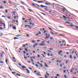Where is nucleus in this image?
Instances as JSON below:
<instances>
[{"mask_svg":"<svg viewBox=\"0 0 78 78\" xmlns=\"http://www.w3.org/2000/svg\"><path fill=\"white\" fill-rule=\"evenodd\" d=\"M20 35H16V37H20Z\"/></svg>","mask_w":78,"mask_h":78,"instance_id":"19","label":"nucleus"},{"mask_svg":"<svg viewBox=\"0 0 78 78\" xmlns=\"http://www.w3.org/2000/svg\"><path fill=\"white\" fill-rule=\"evenodd\" d=\"M5 27L4 28H3L2 27H0V30H3V29H5V26H4Z\"/></svg>","mask_w":78,"mask_h":78,"instance_id":"6","label":"nucleus"},{"mask_svg":"<svg viewBox=\"0 0 78 78\" xmlns=\"http://www.w3.org/2000/svg\"><path fill=\"white\" fill-rule=\"evenodd\" d=\"M45 5H51V4L50 3H48L47 2H45Z\"/></svg>","mask_w":78,"mask_h":78,"instance_id":"2","label":"nucleus"},{"mask_svg":"<svg viewBox=\"0 0 78 78\" xmlns=\"http://www.w3.org/2000/svg\"><path fill=\"white\" fill-rule=\"evenodd\" d=\"M59 27H60V28H64V27H62L61 26H59Z\"/></svg>","mask_w":78,"mask_h":78,"instance_id":"63","label":"nucleus"},{"mask_svg":"<svg viewBox=\"0 0 78 78\" xmlns=\"http://www.w3.org/2000/svg\"><path fill=\"white\" fill-rule=\"evenodd\" d=\"M48 51H49V52H50V53H51V51H50V50H48Z\"/></svg>","mask_w":78,"mask_h":78,"instance_id":"39","label":"nucleus"},{"mask_svg":"<svg viewBox=\"0 0 78 78\" xmlns=\"http://www.w3.org/2000/svg\"><path fill=\"white\" fill-rule=\"evenodd\" d=\"M63 17L64 19H67V18H66V17L65 16H63Z\"/></svg>","mask_w":78,"mask_h":78,"instance_id":"15","label":"nucleus"},{"mask_svg":"<svg viewBox=\"0 0 78 78\" xmlns=\"http://www.w3.org/2000/svg\"><path fill=\"white\" fill-rule=\"evenodd\" d=\"M12 22H16V21H15L14 20H12Z\"/></svg>","mask_w":78,"mask_h":78,"instance_id":"62","label":"nucleus"},{"mask_svg":"<svg viewBox=\"0 0 78 78\" xmlns=\"http://www.w3.org/2000/svg\"><path fill=\"white\" fill-rule=\"evenodd\" d=\"M12 74H14L15 73H16L15 72H12Z\"/></svg>","mask_w":78,"mask_h":78,"instance_id":"47","label":"nucleus"},{"mask_svg":"<svg viewBox=\"0 0 78 78\" xmlns=\"http://www.w3.org/2000/svg\"><path fill=\"white\" fill-rule=\"evenodd\" d=\"M45 67H48V65H47V64H46L45 65Z\"/></svg>","mask_w":78,"mask_h":78,"instance_id":"31","label":"nucleus"},{"mask_svg":"<svg viewBox=\"0 0 78 78\" xmlns=\"http://www.w3.org/2000/svg\"><path fill=\"white\" fill-rule=\"evenodd\" d=\"M64 73H66V70H64Z\"/></svg>","mask_w":78,"mask_h":78,"instance_id":"43","label":"nucleus"},{"mask_svg":"<svg viewBox=\"0 0 78 78\" xmlns=\"http://www.w3.org/2000/svg\"><path fill=\"white\" fill-rule=\"evenodd\" d=\"M31 60L32 62H34V61H33V59H31Z\"/></svg>","mask_w":78,"mask_h":78,"instance_id":"50","label":"nucleus"},{"mask_svg":"<svg viewBox=\"0 0 78 78\" xmlns=\"http://www.w3.org/2000/svg\"><path fill=\"white\" fill-rule=\"evenodd\" d=\"M23 53H24V54H25V53H26V52H25V51H24Z\"/></svg>","mask_w":78,"mask_h":78,"instance_id":"52","label":"nucleus"},{"mask_svg":"<svg viewBox=\"0 0 78 78\" xmlns=\"http://www.w3.org/2000/svg\"><path fill=\"white\" fill-rule=\"evenodd\" d=\"M41 14H43V15H44V16H45V14L44 13L41 12Z\"/></svg>","mask_w":78,"mask_h":78,"instance_id":"23","label":"nucleus"},{"mask_svg":"<svg viewBox=\"0 0 78 78\" xmlns=\"http://www.w3.org/2000/svg\"><path fill=\"white\" fill-rule=\"evenodd\" d=\"M74 51H75V50H73V51H72V53H74Z\"/></svg>","mask_w":78,"mask_h":78,"instance_id":"45","label":"nucleus"},{"mask_svg":"<svg viewBox=\"0 0 78 78\" xmlns=\"http://www.w3.org/2000/svg\"><path fill=\"white\" fill-rule=\"evenodd\" d=\"M3 2L4 3V4H5V3H6V1H4Z\"/></svg>","mask_w":78,"mask_h":78,"instance_id":"36","label":"nucleus"},{"mask_svg":"<svg viewBox=\"0 0 78 78\" xmlns=\"http://www.w3.org/2000/svg\"><path fill=\"white\" fill-rule=\"evenodd\" d=\"M41 34V32H39L38 33V34Z\"/></svg>","mask_w":78,"mask_h":78,"instance_id":"42","label":"nucleus"},{"mask_svg":"<svg viewBox=\"0 0 78 78\" xmlns=\"http://www.w3.org/2000/svg\"><path fill=\"white\" fill-rule=\"evenodd\" d=\"M60 36H65V35H64L60 34L59 35Z\"/></svg>","mask_w":78,"mask_h":78,"instance_id":"46","label":"nucleus"},{"mask_svg":"<svg viewBox=\"0 0 78 78\" xmlns=\"http://www.w3.org/2000/svg\"><path fill=\"white\" fill-rule=\"evenodd\" d=\"M49 50H53V48H49Z\"/></svg>","mask_w":78,"mask_h":78,"instance_id":"16","label":"nucleus"},{"mask_svg":"<svg viewBox=\"0 0 78 78\" xmlns=\"http://www.w3.org/2000/svg\"><path fill=\"white\" fill-rule=\"evenodd\" d=\"M37 3H43V1H38L37 2Z\"/></svg>","mask_w":78,"mask_h":78,"instance_id":"8","label":"nucleus"},{"mask_svg":"<svg viewBox=\"0 0 78 78\" xmlns=\"http://www.w3.org/2000/svg\"><path fill=\"white\" fill-rule=\"evenodd\" d=\"M61 53H62V51L60 50L59 51V52H58V55H60V54H61Z\"/></svg>","mask_w":78,"mask_h":78,"instance_id":"3","label":"nucleus"},{"mask_svg":"<svg viewBox=\"0 0 78 78\" xmlns=\"http://www.w3.org/2000/svg\"><path fill=\"white\" fill-rule=\"evenodd\" d=\"M37 57H38V58H39V57H40V55H38Z\"/></svg>","mask_w":78,"mask_h":78,"instance_id":"56","label":"nucleus"},{"mask_svg":"<svg viewBox=\"0 0 78 78\" xmlns=\"http://www.w3.org/2000/svg\"><path fill=\"white\" fill-rule=\"evenodd\" d=\"M63 9L62 12H65V9Z\"/></svg>","mask_w":78,"mask_h":78,"instance_id":"22","label":"nucleus"},{"mask_svg":"<svg viewBox=\"0 0 78 78\" xmlns=\"http://www.w3.org/2000/svg\"><path fill=\"white\" fill-rule=\"evenodd\" d=\"M26 70H27V73H30V71H29L27 69H26Z\"/></svg>","mask_w":78,"mask_h":78,"instance_id":"7","label":"nucleus"},{"mask_svg":"<svg viewBox=\"0 0 78 78\" xmlns=\"http://www.w3.org/2000/svg\"><path fill=\"white\" fill-rule=\"evenodd\" d=\"M25 50L26 51H28V50L26 48H25Z\"/></svg>","mask_w":78,"mask_h":78,"instance_id":"26","label":"nucleus"},{"mask_svg":"<svg viewBox=\"0 0 78 78\" xmlns=\"http://www.w3.org/2000/svg\"><path fill=\"white\" fill-rule=\"evenodd\" d=\"M66 23H68V24H69V23H70V22H66Z\"/></svg>","mask_w":78,"mask_h":78,"instance_id":"34","label":"nucleus"},{"mask_svg":"<svg viewBox=\"0 0 78 78\" xmlns=\"http://www.w3.org/2000/svg\"><path fill=\"white\" fill-rule=\"evenodd\" d=\"M40 66H41L42 67H43V66H42V64H40Z\"/></svg>","mask_w":78,"mask_h":78,"instance_id":"51","label":"nucleus"},{"mask_svg":"<svg viewBox=\"0 0 78 78\" xmlns=\"http://www.w3.org/2000/svg\"><path fill=\"white\" fill-rule=\"evenodd\" d=\"M13 29L14 30H16V28L14 27H13Z\"/></svg>","mask_w":78,"mask_h":78,"instance_id":"20","label":"nucleus"},{"mask_svg":"<svg viewBox=\"0 0 78 78\" xmlns=\"http://www.w3.org/2000/svg\"><path fill=\"white\" fill-rule=\"evenodd\" d=\"M72 55H70L69 56V58H70V59H72Z\"/></svg>","mask_w":78,"mask_h":78,"instance_id":"27","label":"nucleus"},{"mask_svg":"<svg viewBox=\"0 0 78 78\" xmlns=\"http://www.w3.org/2000/svg\"><path fill=\"white\" fill-rule=\"evenodd\" d=\"M37 75H38V76H41V74H39V72L38 73H37Z\"/></svg>","mask_w":78,"mask_h":78,"instance_id":"9","label":"nucleus"},{"mask_svg":"<svg viewBox=\"0 0 78 78\" xmlns=\"http://www.w3.org/2000/svg\"><path fill=\"white\" fill-rule=\"evenodd\" d=\"M46 74L48 75V76H50V75L49 73H46Z\"/></svg>","mask_w":78,"mask_h":78,"instance_id":"35","label":"nucleus"},{"mask_svg":"<svg viewBox=\"0 0 78 78\" xmlns=\"http://www.w3.org/2000/svg\"><path fill=\"white\" fill-rule=\"evenodd\" d=\"M24 22L25 23H27V22H28V21H27V20H26Z\"/></svg>","mask_w":78,"mask_h":78,"instance_id":"29","label":"nucleus"},{"mask_svg":"<svg viewBox=\"0 0 78 78\" xmlns=\"http://www.w3.org/2000/svg\"><path fill=\"white\" fill-rule=\"evenodd\" d=\"M0 23H0V25H3L4 27H5V24L3 23H2V21L1 20H0Z\"/></svg>","mask_w":78,"mask_h":78,"instance_id":"1","label":"nucleus"},{"mask_svg":"<svg viewBox=\"0 0 78 78\" xmlns=\"http://www.w3.org/2000/svg\"><path fill=\"white\" fill-rule=\"evenodd\" d=\"M75 27H76V28H78V27H77L76 26H75Z\"/></svg>","mask_w":78,"mask_h":78,"instance_id":"54","label":"nucleus"},{"mask_svg":"<svg viewBox=\"0 0 78 78\" xmlns=\"http://www.w3.org/2000/svg\"><path fill=\"white\" fill-rule=\"evenodd\" d=\"M42 56H43L44 58H45V56H44V55L43 54H42Z\"/></svg>","mask_w":78,"mask_h":78,"instance_id":"53","label":"nucleus"},{"mask_svg":"<svg viewBox=\"0 0 78 78\" xmlns=\"http://www.w3.org/2000/svg\"><path fill=\"white\" fill-rule=\"evenodd\" d=\"M35 66H36L37 67H39V66H38V65L36 64H35Z\"/></svg>","mask_w":78,"mask_h":78,"instance_id":"28","label":"nucleus"},{"mask_svg":"<svg viewBox=\"0 0 78 78\" xmlns=\"http://www.w3.org/2000/svg\"><path fill=\"white\" fill-rule=\"evenodd\" d=\"M26 45H23V47H24V48L25 47Z\"/></svg>","mask_w":78,"mask_h":78,"instance_id":"64","label":"nucleus"},{"mask_svg":"<svg viewBox=\"0 0 78 78\" xmlns=\"http://www.w3.org/2000/svg\"><path fill=\"white\" fill-rule=\"evenodd\" d=\"M39 45H41V46H42V45H45V44H43L42 43L39 44Z\"/></svg>","mask_w":78,"mask_h":78,"instance_id":"4","label":"nucleus"},{"mask_svg":"<svg viewBox=\"0 0 78 78\" xmlns=\"http://www.w3.org/2000/svg\"><path fill=\"white\" fill-rule=\"evenodd\" d=\"M5 62H6L7 65H8V60L7 59V58H6Z\"/></svg>","mask_w":78,"mask_h":78,"instance_id":"5","label":"nucleus"},{"mask_svg":"<svg viewBox=\"0 0 78 78\" xmlns=\"http://www.w3.org/2000/svg\"><path fill=\"white\" fill-rule=\"evenodd\" d=\"M35 5H37V6H38V7H40V6H39V5H37V4H35Z\"/></svg>","mask_w":78,"mask_h":78,"instance_id":"24","label":"nucleus"},{"mask_svg":"<svg viewBox=\"0 0 78 78\" xmlns=\"http://www.w3.org/2000/svg\"><path fill=\"white\" fill-rule=\"evenodd\" d=\"M9 3H10V4H12V2H11V1H9Z\"/></svg>","mask_w":78,"mask_h":78,"instance_id":"40","label":"nucleus"},{"mask_svg":"<svg viewBox=\"0 0 78 78\" xmlns=\"http://www.w3.org/2000/svg\"><path fill=\"white\" fill-rule=\"evenodd\" d=\"M32 43H34V42H35V41H33L32 42H31Z\"/></svg>","mask_w":78,"mask_h":78,"instance_id":"30","label":"nucleus"},{"mask_svg":"<svg viewBox=\"0 0 78 78\" xmlns=\"http://www.w3.org/2000/svg\"><path fill=\"white\" fill-rule=\"evenodd\" d=\"M1 58H3V54H1Z\"/></svg>","mask_w":78,"mask_h":78,"instance_id":"32","label":"nucleus"},{"mask_svg":"<svg viewBox=\"0 0 78 78\" xmlns=\"http://www.w3.org/2000/svg\"><path fill=\"white\" fill-rule=\"evenodd\" d=\"M64 76L65 78H67V76H66V75H64Z\"/></svg>","mask_w":78,"mask_h":78,"instance_id":"48","label":"nucleus"},{"mask_svg":"<svg viewBox=\"0 0 78 78\" xmlns=\"http://www.w3.org/2000/svg\"><path fill=\"white\" fill-rule=\"evenodd\" d=\"M49 37H50V36H49L48 37H44V39H46L49 38Z\"/></svg>","mask_w":78,"mask_h":78,"instance_id":"13","label":"nucleus"},{"mask_svg":"<svg viewBox=\"0 0 78 78\" xmlns=\"http://www.w3.org/2000/svg\"><path fill=\"white\" fill-rule=\"evenodd\" d=\"M22 20H25V19L24 18H23Z\"/></svg>","mask_w":78,"mask_h":78,"instance_id":"55","label":"nucleus"},{"mask_svg":"<svg viewBox=\"0 0 78 78\" xmlns=\"http://www.w3.org/2000/svg\"><path fill=\"white\" fill-rule=\"evenodd\" d=\"M33 53H36V52H35V51H33Z\"/></svg>","mask_w":78,"mask_h":78,"instance_id":"58","label":"nucleus"},{"mask_svg":"<svg viewBox=\"0 0 78 78\" xmlns=\"http://www.w3.org/2000/svg\"><path fill=\"white\" fill-rule=\"evenodd\" d=\"M44 6L43 5H41V8H44Z\"/></svg>","mask_w":78,"mask_h":78,"instance_id":"17","label":"nucleus"},{"mask_svg":"<svg viewBox=\"0 0 78 78\" xmlns=\"http://www.w3.org/2000/svg\"><path fill=\"white\" fill-rule=\"evenodd\" d=\"M47 35H48V34H47V33L45 34V35L47 36Z\"/></svg>","mask_w":78,"mask_h":78,"instance_id":"57","label":"nucleus"},{"mask_svg":"<svg viewBox=\"0 0 78 78\" xmlns=\"http://www.w3.org/2000/svg\"><path fill=\"white\" fill-rule=\"evenodd\" d=\"M32 6H36V5H35V4H34V3H32Z\"/></svg>","mask_w":78,"mask_h":78,"instance_id":"21","label":"nucleus"},{"mask_svg":"<svg viewBox=\"0 0 78 78\" xmlns=\"http://www.w3.org/2000/svg\"><path fill=\"white\" fill-rule=\"evenodd\" d=\"M21 67H22V68H26V67L25 66H21Z\"/></svg>","mask_w":78,"mask_h":78,"instance_id":"14","label":"nucleus"},{"mask_svg":"<svg viewBox=\"0 0 78 78\" xmlns=\"http://www.w3.org/2000/svg\"><path fill=\"white\" fill-rule=\"evenodd\" d=\"M0 8H1V9H2L3 8V7L1 6V7H0Z\"/></svg>","mask_w":78,"mask_h":78,"instance_id":"60","label":"nucleus"},{"mask_svg":"<svg viewBox=\"0 0 78 78\" xmlns=\"http://www.w3.org/2000/svg\"><path fill=\"white\" fill-rule=\"evenodd\" d=\"M5 12L7 13V12H8V10H5Z\"/></svg>","mask_w":78,"mask_h":78,"instance_id":"61","label":"nucleus"},{"mask_svg":"<svg viewBox=\"0 0 78 78\" xmlns=\"http://www.w3.org/2000/svg\"><path fill=\"white\" fill-rule=\"evenodd\" d=\"M3 35V34L1 33V34H0V36H2Z\"/></svg>","mask_w":78,"mask_h":78,"instance_id":"38","label":"nucleus"},{"mask_svg":"<svg viewBox=\"0 0 78 78\" xmlns=\"http://www.w3.org/2000/svg\"><path fill=\"white\" fill-rule=\"evenodd\" d=\"M2 62H3V61H2L0 62V63H2V64H4V63Z\"/></svg>","mask_w":78,"mask_h":78,"instance_id":"33","label":"nucleus"},{"mask_svg":"<svg viewBox=\"0 0 78 78\" xmlns=\"http://www.w3.org/2000/svg\"><path fill=\"white\" fill-rule=\"evenodd\" d=\"M24 58L25 59H27V57L24 56Z\"/></svg>","mask_w":78,"mask_h":78,"instance_id":"49","label":"nucleus"},{"mask_svg":"<svg viewBox=\"0 0 78 78\" xmlns=\"http://www.w3.org/2000/svg\"><path fill=\"white\" fill-rule=\"evenodd\" d=\"M16 75H18V76H20V75L18 73H17Z\"/></svg>","mask_w":78,"mask_h":78,"instance_id":"25","label":"nucleus"},{"mask_svg":"<svg viewBox=\"0 0 78 78\" xmlns=\"http://www.w3.org/2000/svg\"><path fill=\"white\" fill-rule=\"evenodd\" d=\"M50 33H51V34H54V33L51 32H50Z\"/></svg>","mask_w":78,"mask_h":78,"instance_id":"37","label":"nucleus"},{"mask_svg":"<svg viewBox=\"0 0 78 78\" xmlns=\"http://www.w3.org/2000/svg\"><path fill=\"white\" fill-rule=\"evenodd\" d=\"M21 3H22V4H23V5H25V2H22V1H21Z\"/></svg>","mask_w":78,"mask_h":78,"instance_id":"10","label":"nucleus"},{"mask_svg":"<svg viewBox=\"0 0 78 78\" xmlns=\"http://www.w3.org/2000/svg\"><path fill=\"white\" fill-rule=\"evenodd\" d=\"M44 8H47V6H44Z\"/></svg>","mask_w":78,"mask_h":78,"instance_id":"59","label":"nucleus"},{"mask_svg":"<svg viewBox=\"0 0 78 78\" xmlns=\"http://www.w3.org/2000/svg\"><path fill=\"white\" fill-rule=\"evenodd\" d=\"M14 40H16V39H18V38L16 37H14Z\"/></svg>","mask_w":78,"mask_h":78,"instance_id":"18","label":"nucleus"},{"mask_svg":"<svg viewBox=\"0 0 78 78\" xmlns=\"http://www.w3.org/2000/svg\"><path fill=\"white\" fill-rule=\"evenodd\" d=\"M47 32V30H45L44 31V32L43 33H45Z\"/></svg>","mask_w":78,"mask_h":78,"instance_id":"41","label":"nucleus"},{"mask_svg":"<svg viewBox=\"0 0 78 78\" xmlns=\"http://www.w3.org/2000/svg\"><path fill=\"white\" fill-rule=\"evenodd\" d=\"M28 10H29V11H30V12H33V11L30 9H28Z\"/></svg>","mask_w":78,"mask_h":78,"instance_id":"11","label":"nucleus"},{"mask_svg":"<svg viewBox=\"0 0 78 78\" xmlns=\"http://www.w3.org/2000/svg\"><path fill=\"white\" fill-rule=\"evenodd\" d=\"M49 30H51V31H52V30L51 29V28L49 27Z\"/></svg>","mask_w":78,"mask_h":78,"instance_id":"44","label":"nucleus"},{"mask_svg":"<svg viewBox=\"0 0 78 78\" xmlns=\"http://www.w3.org/2000/svg\"><path fill=\"white\" fill-rule=\"evenodd\" d=\"M30 27V26L27 25H26L25 26V27Z\"/></svg>","mask_w":78,"mask_h":78,"instance_id":"12","label":"nucleus"}]
</instances>
